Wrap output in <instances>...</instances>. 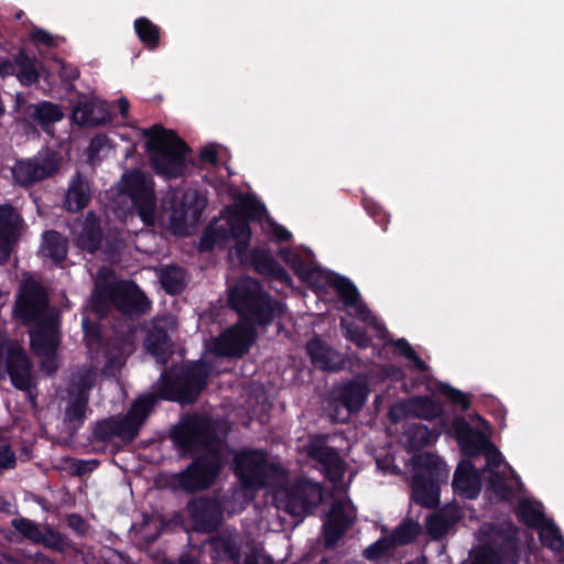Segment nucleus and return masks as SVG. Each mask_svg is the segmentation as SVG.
Masks as SVG:
<instances>
[{"instance_id": "obj_36", "label": "nucleus", "mask_w": 564, "mask_h": 564, "mask_svg": "<svg viewBox=\"0 0 564 564\" xmlns=\"http://www.w3.org/2000/svg\"><path fill=\"white\" fill-rule=\"evenodd\" d=\"M411 417L427 421L435 420L443 414V405L429 395H414L408 399Z\"/></svg>"}, {"instance_id": "obj_56", "label": "nucleus", "mask_w": 564, "mask_h": 564, "mask_svg": "<svg viewBox=\"0 0 564 564\" xmlns=\"http://www.w3.org/2000/svg\"><path fill=\"white\" fill-rule=\"evenodd\" d=\"M109 138L104 134H96L89 143L88 147V156L90 160H93L95 156H97L109 143Z\"/></svg>"}, {"instance_id": "obj_53", "label": "nucleus", "mask_w": 564, "mask_h": 564, "mask_svg": "<svg viewBox=\"0 0 564 564\" xmlns=\"http://www.w3.org/2000/svg\"><path fill=\"white\" fill-rule=\"evenodd\" d=\"M36 544H42L57 552L64 551L65 547L64 538L51 527H46L45 531H42V540H39Z\"/></svg>"}, {"instance_id": "obj_30", "label": "nucleus", "mask_w": 564, "mask_h": 564, "mask_svg": "<svg viewBox=\"0 0 564 564\" xmlns=\"http://www.w3.org/2000/svg\"><path fill=\"white\" fill-rule=\"evenodd\" d=\"M368 394L367 383L348 380L338 388L337 400L349 413H358L364 408Z\"/></svg>"}, {"instance_id": "obj_33", "label": "nucleus", "mask_w": 564, "mask_h": 564, "mask_svg": "<svg viewBox=\"0 0 564 564\" xmlns=\"http://www.w3.org/2000/svg\"><path fill=\"white\" fill-rule=\"evenodd\" d=\"M73 121L82 127H98L111 121V115L104 108H97L93 102L79 101L72 112Z\"/></svg>"}, {"instance_id": "obj_14", "label": "nucleus", "mask_w": 564, "mask_h": 564, "mask_svg": "<svg viewBox=\"0 0 564 564\" xmlns=\"http://www.w3.org/2000/svg\"><path fill=\"white\" fill-rule=\"evenodd\" d=\"M115 308L123 316L140 317L151 307V302L140 286L128 280L111 284Z\"/></svg>"}, {"instance_id": "obj_9", "label": "nucleus", "mask_w": 564, "mask_h": 564, "mask_svg": "<svg viewBox=\"0 0 564 564\" xmlns=\"http://www.w3.org/2000/svg\"><path fill=\"white\" fill-rule=\"evenodd\" d=\"M163 204L171 212L170 221L174 230L185 232L199 221L207 200L197 189L187 188L181 195L172 194Z\"/></svg>"}, {"instance_id": "obj_37", "label": "nucleus", "mask_w": 564, "mask_h": 564, "mask_svg": "<svg viewBox=\"0 0 564 564\" xmlns=\"http://www.w3.org/2000/svg\"><path fill=\"white\" fill-rule=\"evenodd\" d=\"M43 253L55 263H62L68 251L67 239L56 230H47L43 234Z\"/></svg>"}, {"instance_id": "obj_10", "label": "nucleus", "mask_w": 564, "mask_h": 564, "mask_svg": "<svg viewBox=\"0 0 564 564\" xmlns=\"http://www.w3.org/2000/svg\"><path fill=\"white\" fill-rule=\"evenodd\" d=\"M268 452L258 448H241L235 454L232 470L241 485L248 489L262 488L269 478Z\"/></svg>"}, {"instance_id": "obj_51", "label": "nucleus", "mask_w": 564, "mask_h": 564, "mask_svg": "<svg viewBox=\"0 0 564 564\" xmlns=\"http://www.w3.org/2000/svg\"><path fill=\"white\" fill-rule=\"evenodd\" d=\"M451 529L452 527L440 512L431 514L426 520V530L435 539L443 538Z\"/></svg>"}, {"instance_id": "obj_46", "label": "nucleus", "mask_w": 564, "mask_h": 564, "mask_svg": "<svg viewBox=\"0 0 564 564\" xmlns=\"http://www.w3.org/2000/svg\"><path fill=\"white\" fill-rule=\"evenodd\" d=\"M11 525L26 540L36 544L42 540V530L37 523L28 518L12 519Z\"/></svg>"}, {"instance_id": "obj_39", "label": "nucleus", "mask_w": 564, "mask_h": 564, "mask_svg": "<svg viewBox=\"0 0 564 564\" xmlns=\"http://www.w3.org/2000/svg\"><path fill=\"white\" fill-rule=\"evenodd\" d=\"M104 238V232L99 221L94 218H87L83 231L78 237V246L89 253H95L99 250L101 246V241Z\"/></svg>"}, {"instance_id": "obj_23", "label": "nucleus", "mask_w": 564, "mask_h": 564, "mask_svg": "<svg viewBox=\"0 0 564 564\" xmlns=\"http://www.w3.org/2000/svg\"><path fill=\"white\" fill-rule=\"evenodd\" d=\"M305 348L312 364L317 369L337 372L345 368L346 358L319 337L307 340Z\"/></svg>"}, {"instance_id": "obj_12", "label": "nucleus", "mask_w": 564, "mask_h": 564, "mask_svg": "<svg viewBox=\"0 0 564 564\" xmlns=\"http://www.w3.org/2000/svg\"><path fill=\"white\" fill-rule=\"evenodd\" d=\"M59 167L61 159L57 153L40 152L33 158L18 160L12 167V175L19 185L26 187L54 176Z\"/></svg>"}, {"instance_id": "obj_11", "label": "nucleus", "mask_w": 564, "mask_h": 564, "mask_svg": "<svg viewBox=\"0 0 564 564\" xmlns=\"http://www.w3.org/2000/svg\"><path fill=\"white\" fill-rule=\"evenodd\" d=\"M323 500V487L308 478H297L284 490V510L292 517L310 514Z\"/></svg>"}, {"instance_id": "obj_64", "label": "nucleus", "mask_w": 564, "mask_h": 564, "mask_svg": "<svg viewBox=\"0 0 564 564\" xmlns=\"http://www.w3.org/2000/svg\"><path fill=\"white\" fill-rule=\"evenodd\" d=\"M394 347L405 359L412 356L413 351H415L410 343L404 338L397 339L394 341Z\"/></svg>"}, {"instance_id": "obj_48", "label": "nucleus", "mask_w": 564, "mask_h": 564, "mask_svg": "<svg viewBox=\"0 0 564 564\" xmlns=\"http://www.w3.org/2000/svg\"><path fill=\"white\" fill-rule=\"evenodd\" d=\"M393 547V541L390 539V536H382L367 546L362 555L368 561H377L380 557L388 555Z\"/></svg>"}, {"instance_id": "obj_35", "label": "nucleus", "mask_w": 564, "mask_h": 564, "mask_svg": "<svg viewBox=\"0 0 564 564\" xmlns=\"http://www.w3.org/2000/svg\"><path fill=\"white\" fill-rule=\"evenodd\" d=\"M15 76L21 85L30 87L40 79L39 65L40 62L34 55H29L25 50L21 48L14 54Z\"/></svg>"}, {"instance_id": "obj_58", "label": "nucleus", "mask_w": 564, "mask_h": 564, "mask_svg": "<svg viewBox=\"0 0 564 564\" xmlns=\"http://www.w3.org/2000/svg\"><path fill=\"white\" fill-rule=\"evenodd\" d=\"M31 40L35 44H42V45H45L47 47H55L56 46V42H55L53 35L51 33H48L47 31L43 30V29H35L31 33Z\"/></svg>"}, {"instance_id": "obj_21", "label": "nucleus", "mask_w": 564, "mask_h": 564, "mask_svg": "<svg viewBox=\"0 0 564 564\" xmlns=\"http://www.w3.org/2000/svg\"><path fill=\"white\" fill-rule=\"evenodd\" d=\"M452 430L464 456H478L487 446H491V442L481 432L474 430L463 416L452 421Z\"/></svg>"}, {"instance_id": "obj_5", "label": "nucleus", "mask_w": 564, "mask_h": 564, "mask_svg": "<svg viewBox=\"0 0 564 564\" xmlns=\"http://www.w3.org/2000/svg\"><path fill=\"white\" fill-rule=\"evenodd\" d=\"M213 366L205 359L187 360L165 368L159 378L162 400L193 404L208 387Z\"/></svg>"}, {"instance_id": "obj_49", "label": "nucleus", "mask_w": 564, "mask_h": 564, "mask_svg": "<svg viewBox=\"0 0 564 564\" xmlns=\"http://www.w3.org/2000/svg\"><path fill=\"white\" fill-rule=\"evenodd\" d=\"M84 340L88 347L99 345L102 340L101 326L98 321L84 316L82 319Z\"/></svg>"}, {"instance_id": "obj_13", "label": "nucleus", "mask_w": 564, "mask_h": 564, "mask_svg": "<svg viewBox=\"0 0 564 564\" xmlns=\"http://www.w3.org/2000/svg\"><path fill=\"white\" fill-rule=\"evenodd\" d=\"M257 327L240 321L215 340L214 352L221 357H242L257 339Z\"/></svg>"}, {"instance_id": "obj_1", "label": "nucleus", "mask_w": 564, "mask_h": 564, "mask_svg": "<svg viewBox=\"0 0 564 564\" xmlns=\"http://www.w3.org/2000/svg\"><path fill=\"white\" fill-rule=\"evenodd\" d=\"M172 438L183 455L202 448L187 467L171 474L165 487L172 491L197 494L213 487L225 467L224 449L227 433H220V423L207 415L192 414L172 432Z\"/></svg>"}, {"instance_id": "obj_22", "label": "nucleus", "mask_w": 564, "mask_h": 564, "mask_svg": "<svg viewBox=\"0 0 564 564\" xmlns=\"http://www.w3.org/2000/svg\"><path fill=\"white\" fill-rule=\"evenodd\" d=\"M328 284L336 291L343 304L349 308H354L357 318L366 322L371 312L361 300L357 286L346 276L333 273L327 279Z\"/></svg>"}, {"instance_id": "obj_15", "label": "nucleus", "mask_w": 564, "mask_h": 564, "mask_svg": "<svg viewBox=\"0 0 564 564\" xmlns=\"http://www.w3.org/2000/svg\"><path fill=\"white\" fill-rule=\"evenodd\" d=\"M310 458L321 465L325 477L332 481H338L344 476V462L335 447L326 445V436L318 434L313 436L306 446Z\"/></svg>"}, {"instance_id": "obj_32", "label": "nucleus", "mask_w": 564, "mask_h": 564, "mask_svg": "<svg viewBox=\"0 0 564 564\" xmlns=\"http://www.w3.org/2000/svg\"><path fill=\"white\" fill-rule=\"evenodd\" d=\"M154 405L155 400L152 395L138 398L131 404L127 414L121 417L130 433V440H134L139 435Z\"/></svg>"}, {"instance_id": "obj_34", "label": "nucleus", "mask_w": 564, "mask_h": 564, "mask_svg": "<svg viewBox=\"0 0 564 564\" xmlns=\"http://www.w3.org/2000/svg\"><path fill=\"white\" fill-rule=\"evenodd\" d=\"M93 436L98 442H108L119 437L124 442H132L130 433L121 417L109 416L95 423Z\"/></svg>"}, {"instance_id": "obj_24", "label": "nucleus", "mask_w": 564, "mask_h": 564, "mask_svg": "<svg viewBox=\"0 0 564 564\" xmlns=\"http://www.w3.org/2000/svg\"><path fill=\"white\" fill-rule=\"evenodd\" d=\"M249 258L251 267L257 273L279 281L286 286L292 284V278L289 272L268 249L256 247L251 249Z\"/></svg>"}, {"instance_id": "obj_27", "label": "nucleus", "mask_w": 564, "mask_h": 564, "mask_svg": "<svg viewBox=\"0 0 564 564\" xmlns=\"http://www.w3.org/2000/svg\"><path fill=\"white\" fill-rule=\"evenodd\" d=\"M350 525L351 520L346 514L344 505L340 501L334 502L324 523L325 546L336 545Z\"/></svg>"}, {"instance_id": "obj_47", "label": "nucleus", "mask_w": 564, "mask_h": 564, "mask_svg": "<svg viewBox=\"0 0 564 564\" xmlns=\"http://www.w3.org/2000/svg\"><path fill=\"white\" fill-rule=\"evenodd\" d=\"M438 392L442 397H444L452 404L458 406L462 411H467L471 405L469 397L466 393L452 387L448 383H441L438 387Z\"/></svg>"}, {"instance_id": "obj_57", "label": "nucleus", "mask_w": 564, "mask_h": 564, "mask_svg": "<svg viewBox=\"0 0 564 564\" xmlns=\"http://www.w3.org/2000/svg\"><path fill=\"white\" fill-rule=\"evenodd\" d=\"M69 528L78 535H85L88 532L87 521L77 513H72L67 517Z\"/></svg>"}, {"instance_id": "obj_41", "label": "nucleus", "mask_w": 564, "mask_h": 564, "mask_svg": "<svg viewBox=\"0 0 564 564\" xmlns=\"http://www.w3.org/2000/svg\"><path fill=\"white\" fill-rule=\"evenodd\" d=\"M160 282L167 294L178 295L186 288L185 272L178 265L165 267L161 271Z\"/></svg>"}, {"instance_id": "obj_6", "label": "nucleus", "mask_w": 564, "mask_h": 564, "mask_svg": "<svg viewBox=\"0 0 564 564\" xmlns=\"http://www.w3.org/2000/svg\"><path fill=\"white\" fill-rule=\"evenodd\" d=\"M412 466L411 500L423 508H436L441 487L448 480V466L441 456L431 452L414 455Z\"/></svg>"}, {"instance_id": "obj_19", "label": "nucleus", "mask_w": 564, "mask_h": 564, "mask_svg": "<svg viewBox=\"0 0 564 564\" xmlns=\"http://www.w3.org/2000/svg\"><path fill=\"white\" fill-rule=\"evenodd\" d=\"M6 367L12 386L18 390L29 392L32 388L31 361L20 345L12 341L9 344Z\"/></svg>"}, {"instance_id": "obj_55", "label": "nucleus", "mask_w": 564, "mask_h": 564, "mask_svg": "<svg viewBox=\"0 0 564 564\" xmlns=\"http://www.w3.org/2000/svg\"><path fill=\"white\" fill-rule=\"evenodd\" d=\"M408 408V400L393 404L388 412V417L392 423H399L403 419L411 417Z\"/></svg>"}, {"instance_id": "obj_52", "label": "nucleus", "mask_w": 564, "mask_h": 564, "mask_svg": "<svg viewBox=\"0 0 564 564\" xmlns=\"http://www.w3.org/2000/svg\"><path fill=\"white\" fill-rule=\"evenodd\" d=\"M433 438H435L433 432L423 424L414 425L409 436L410 443L420 448L430 445Z\"/></svg>"}, {"instance_id": "obj_16", "label": "nucleus", "mask_w": 564, "mask_h": 564, "mask_svg": "<svg viewBox=\"0 0 564 564\" xmlns=\"http://www.w3.org/2000/svg\"><path fill=\"white\" fill-rule=\"evenodd\" d=\"M124 192L130 196L138 215L145 226H152L155 221V197L153 191L145 184L139 173L124 178Z\"/></svg>"}, {"instance_id": "obj_61", "label": "nucleus", "mask_w": 564, "mask_h": 564, "mask_svg": "<svg viewBox=\"0 0 564 564\" xmlns=\"http://www.w3.org/2000/svg\"><path fill=\"white\" fill-rule=\"evenodd\" d=\"M199 160L203 163H208L213 166L217 165L218 163V152L215 147L208 145L200 150L199 152Z\"/></svg>"}, {"instance_id": "obj_50", "label": "nucleus", "mask_w": 564, "mask_h": 564, "mask_svg": "<svg viewBox=\"0 0 564 564\" xmlns=\"http://www.w3.org/2000/svg\"><path fill=\"white\" fill-rule=\"evenodd\" d=\"M248 551L240 558L239 564H274L271 555L264 553L262 547L251 543L247 544Z\"/></svg>"}, {"instance_id": "obj_62", "label": "nucleus", "mask_w": 564, "mask_h": 564, "mask_svg": "<svg viewBox=\"0 0 564 564\" xmlns=\"http://www.w3.org/2000/svg\"><path fill=\"white\" fill-rule=\"evenodd\" d=\"M79 75H80V72L76 66H74L72 64H66V63L62 64L61 70H59V76L63 80L74 82V80L78 79Z\"/></svg>"}, {"instance_id": "obj_31", "label": "nucleus", "mask_w": 564, "mask_h": 564, "mask_svg": "<svg viewBox=\"0 0 564 564\" xmlns=\"http://www.w3.org/2000/svg\"><path fill=\"white\" fill-rule=\"evenodd\" d=\"M63 118L64 113L61 107L52 101L45 100L39 104H30L23 109V119L42 128L56 123Z\"/></svg>"}, {"instance_id": "obj_44", "label": "nucleus", "mask_w": 564, "mask_h": 564, "mask_svg": "<svg viewBox=\"0 0 564 564\" xmlns=\"http://www.w3.org/2000/svg\"><path fill=\"white\" fill-rule=\"evenodd\" d=\"M112 307H115V301L112 300L111 285L91 295V311L99 319L107 317Z\"/></svg>"}, {"instance_id": "obj_38", "label": "nucleus", "mask_w": 564, "mask_h": 564, "mask_svg": "<svg viewBox=\"0 0 564 564\" xmlns=\"http://www.w3.org/2000/svg\"><path fill=\"white\" fill-rule=\"evenodd\" d=\"M516 514L518 520L530 529H539L547 520L542 506L527 498L519 501Z\"/></svg>"}, {"instance_id": "obj_54", "label": "nucleus", "mask_w": 564, "mask_h": 564, "mask_svg": "<svg viewBox=\"0 0 564 564\" xmlns=\"http://www.w3.org/2000/svg\"><path fill=\"white\" fill-rule=\"evenodd\" d=\"M471 564H502V555L499 550L485 545L477 551Z\"/></svg>"}, {"instance_id": "obj_40", "label": "nucleus", "mask_w": 564, "mask_h": 564, "mask_svg": "<svg viewBox=\"0 0 564 564\" xmlns=\"http://www.w3.org/2000/svg\"><path fill=\"white\" fill-rule=\"evenodd\" d=\"M134 31L139 41L150 51L156 50L160 45L161 29L150 19L140 17L135 19Z\"/></svg>"}, {"instance_id": "obj_25", "label": "nucleus", "mask_w": 564, "mask_h": 564, "mask_svg": "<svg viewBox=\"0 0 564 564\" xmlns=\"http://www.w3.org/2000/svg\"><path fill=\"white\" fill-rule=\"evenodd\" d=\"M453 490L466 499L478 497L481 486L479 473L469 460H463L457 465L453 478Z\"/></svg>"}, {"instance_id": "obj_2", "label": "nucleus", "mask_w": 564, "mask_h": 564, "mask_svg": "<svg viewBox=\"0 0 564 564\" xmlns=\"http://www.w3.org/2000/svg\"><path fill=\"white\" fill-rule=\"evenodd\" d=\"M225 224L214 219L199 238L198 249L210 252L216 247L225 249L231 239L235 240L234 252L238 258L246 256L252 231L250 223L261 221L267 215L264 204L252 195H240L235 204L227 205L221 212Z\"/></svg>"}, {"instance_id": "obj_4", "label": "nucleus", "mask_w": 564, "mask_h": 564, "mask_svg": "<svg viewBox=\"0 0 564 564\" xmlns=\"http://www.w3.org/2000/svg\"><path fill=\"white\" fill-rule=\"evenodd\" d=\"M147 139L145 150L150 154L152 167L158 175L167 180L178 178L194 166L189 145L173 130L154 124L142 132Z\"/></svg>"}, {"instance_id": "obj_7", "label": "nucleus", "mask_w": 564, "mask_h": 564, "mask_svg": "<svg viewBox=\"0 0 564 564\" xmlns=\"http://www.w3.org/2000/svg\"><path fill=\"white\" fill-rule=\"evenodd\" d=\"M32 351L41 358V367L53 373L57 370V350L62 343V317L52 312L46 317L26 325Z\"/></svg>"}, {"instance_id": "obj_42", "label": "nucleus", "mask_w": 564, "mask_h": 564, "mask_svg": "<svg viewBox=\"0 0 564 564\" xmlns=\"http://www.w3.org/2000/svg\"><path fill=\"white\" fill-rule=\"evenodd\" d=\"M539 536L541 543L550 549L554 553H561L564 549V536L561 533L560 528L553 522V520L547 519L540 528H539Z\"/></svg>"}, {"instance_id": "obj_45", "label": "nucleus", "mask_w": 564, "mask_h": 564, "mask_svg": "<svg viewBox=\"0 0 564 564\" xmlns=\"http://www.w3.org/2000/svg\"><path fill=\"white\" fill-rule=\"evenodd\" d=\"M340 329L344 337L354 343L358 348L365 349L370 346V338L366 330L356 323L341 318Z\"/></svg>"}, {"instance_id": "obj_8", "label": "nucleus", "mask_w": 564, "mask_h": 564, "mask_svg": "<svg viewBox=\"0 0 564 564\" xmlns=\"http://www.w3.org/2000/svg\"><path fill=\"white\" fill-rule=\"evenodd\" d=\"M57 308L50 305V297L44 286L36 280H24L19 288L13 305V316L22 325L46 317Z\"/></svg>"}, {"instance_id": "obj_18", "label": "nucleus", "mask_w": 564, "mask_h": 564, "mask_svg": "<svg viewBox=\"0 0 564 564\" xmlns=\"http://www.w3.org/2000/svg\"><path fill=\"white\" fill-rule=\"evenodd\" d=\"M187 511L194 528L198 532L217 531L223 520L220 503L210 497H199L187 503Z\"/></svg>"}, {"instance_id": "obj_59", "label": "nucleus", "mask_w": 564, "mask_h": 564, "mask_svg": "<svg viewBox=\"0 0 564 564\" xmlns=\"http://www.w3.org/2000/svg\"><path fill=\"white\" fill-rule=\"evenodd\" d=\"M438 512L445 517L452 528L463 518L462 509L456 505H447Z\"/></svg>"}, {"instance_id": "obj_29", "label": "nucleus", "mask_w": 564, "mask_h": 564, "mask_svg": "<svg viewBox=\"0 0 564 564\" xmlns=\"http://www.w3.org/2000/svg\"><path fill=\"white\" fill-rule=\"evenodd\" d=\"M144 347L162 365H166L173 352L171 336L162 325H154L149 329L144 339Z\"/></svg>"}, {"instance_id": "obj_17", "label": "nucleus", "mask_w": 564, "mask_h": 564, "mask_svg": "<svg viewBox=\"0 0 564 564\" xmlns=\"http://www.w3.org/2000/svg\"><path fill=\"white\" fill-rule=\"evenodd\" d=\"M245 539L237 529L223 528L209 539L212 557L216 561L239 564Z\"/></svg>"}, {"instance_id": "obj_20", "label": "nucleus", "mask_w": 564, "mask_h": 564, "mask_svg": "<svg viewBox=\"0 0 564 564\" xmlns=\"http://www.w3.org/2000/svg\"><path fill=\"white\" fill-rule=\"evenodd\" d=\"M22 223L21 215L12 205H0V264L10 259L19 240Z\"/></svg>"}, {"instance_id": "obj_60", "label": "nucleus", "mask_w": 564, "mask_h": 564, "mask_svg": "<svg viewBox=\"0 0 564 564\" xmlns=\"http://www.w3.org/2000/svg\"><path fill=\"white\" fill-rule=\"evenodd\" d=\"M485 451L487 467L490 468V470H495V468H498L500 466L502 462V455L492 443L491 446H487Z\"/></svg>"}, {"instance_id": "obj_26", "label": "nucleus", "mask_w": 564, "mask_h": 564, "mask_svg": "<svg viewBox=\"0 0 564 564\" xmlns=\"http://www.w3.org/2000/svg\"><path fill=\"white\" fill-rule=\"evenodd\" d=\"M88 394L84 389L70 392L67 406L64 411V425L66 433L73 437L83 427L86 421Z\"/></svg>"}, {"instance_id": "obj_3", "label": "nucleus", "mask_w": 564, "mask_h": 564, "mask_svg": "<svg viewBox=\"0 0 564 564\" xmlns=\"http://www.w3.org/2000/svg\"><path fill=\"white\" fill-rule=\"evenodd\" d=\"M230 307L240 321L254 327L265 328L284 313V304L272 296L260 281L251 276L240 278L228 294Z\"/></svg>"}, {"instance_id": "obj_28", "label": "nucleus", "mask_w": 564, "mask_h": 564, "mask_svg": "<svg viewBox=\"0 0 564 564\" xmlns=\"http://www.w3.org/2000/svg\"><path fill=\"white\" fill-rule=\"evenodd\" d=\"M90 202V186L87 178L77 171L68 183L65 194L64 207L72 213H78Z\"/></svg>"}, {"instance_id": "obj_63", "label": "nucleus", "mask_w": 564, "mask_h": 564, "mask_svg": "<svg viewBox=\"0 0 564 564\" xmlns=\"http://www.w3.org/2000/svg\"><path fill=\"white\" fill-rule=\"evenodd\" d=\"M15 74L14 56L12 59L0 57V76L7 77Z\"/></svg>"}, {"instance_id": "obj_43", "label": "nucleus", "mask_w": 564, "mask_h": 564, "mask_svg": "<svg viewBox=\"0 0 564 564\" xmlns=\"http://www.w3.org/2000/svg\"><path fill=\"white\" fill-rule=\"evenodd\" d=\"M421 528L413 520H404L391 533L390 539L393 545H408L419 536Z\"/></svg>"}]
</instances>
